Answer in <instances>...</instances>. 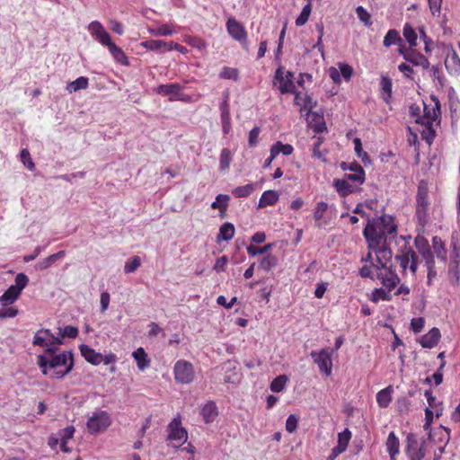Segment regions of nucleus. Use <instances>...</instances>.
<instances>
[{"mask_svg":"<svg viewBox=\"0 0 460 460\" xmlns=\"http://www.w3.org/2000/svg\"><path fill=\"white\" fill-rule=\"evenodd\" d=\"M233 160L232 152L228 148H223L219 158V170L225 171L229 168Z\"/></svg>","mask_w":460,"mask_h":460,"instance_id":"obj_44","label":"nucleus"},{"mask_svg":"<svg viewBox=\"0 0 460 460\" xmlns=\"http://www.w3.org/2000/svg\"><path fill=\"white\" fill-rule=\"evenodd\" d=\"M445 66L450 75H458L460 74V58L456 52L446 58Z\"/></svg>","mask_w":460,"mask_h":460,"instance_id":"obj_24","label":"nucleus"},{"mask_svg":"<svg viewBox=\"0 0 460 460\" xmlns=\"http://www.w3.org/2000/svg\"><path fill=\"white\" fill-rule=\"evenodd\" d=\"M173 375L176 383L189 385L195 379L193 365L185 359H179L173 367Z\"/></svg>","mask_w":460,"mask_h":460,"instance_id":"obj_5","label":"nucleus"},{"mask_svg":"<svg viewBox=\"0 0 460 460\" xmlns=\"http://www.w3.org/2000/svg\"><path fill=\"white\" fill-rule=\"evenodd\" d=\"M219 77L222 79H231L236 82L239 79V71L237 68L224 66L219 74Z\"/></svg>","mask_w":460,"mask_h":460,"instance_id":"obj_48","label":"nucleus"},{"mask_svg":"<svg viewBox=\"0 0 460 460\" xmlns=\"http://www.w3.org/2000/svg\"><path fill=\"white\" fill-rule=\"evenodd\" d=\"M37 364L43 375H48L49 370L53 372L49 377L52 379H62L67 376L74 368V355L71 350H63L51 357L39 355Z\"/></svg>","mask_w":460,"mask_h":460,"instance_id":"obj_2","label":"nucleus"},{"mask_svg":"<svg viewBox=\"0 0 460 460\" xmlns=\"http://www.w3.org/2000/svg\"><path fill=\"white\" fill-rule=\"evenodd\" d=\"M353 143H354V150H355L357 156L358 158H360L364 164H366L367 162L369 163L370 158H369L367 153L363 150L361 140L358 137H356V138H354Z\"/></svg>","mask_w":460,"mask_h":460,"instance_id":"obj_49","label":"nucleus"},{"mask_svg":"<svg viewBox=\"0 0 460 460\" xmlns=\"http://www.w3.org/2000/svg\"><path fill=\"white\" fill-rule=\"evenodd\" d=\"M42 331L43 329H40L35 333L32 341L33 345L40 347H45L48 345L49 337H47V335L44 334V332Z\"/></svg>","mask_w":460,"mask_h":460,"instance_id":"obj_59","label":"nucleus"},{"mask_svg":"<svg viewBox=\"0 0 460 460\" xmlns=\"http://www.w3.org/2000/svg\"><path fill=\"white\" fill-rule=\"evenodd\" d=\"M230 200V197L226 194H218L216 197V200L211 203V208L213 209H218L221 213H226L228 208V202Z\"/></svg>","mask_w":460,"mask_h":460,"instance_id":"obj_38","label":"nucleus"},{"mask_svg":"<svg viewBox=\"0 0 460 460\" xmlns=\"http://www.w3.org/2000/svg\"><path fill=\"white\" fill-rule=\"evenodd\" d=\"M385 446L391 460H395V456L399 454L400 451V441L394 431L389 433Z\"/></svg>","mask_w":460,"mask_h":460,"instance_id":"obj_21","label":"nucleus"},{"mask_svg":"<svg viewBox=\"0 0 460 460\" xmlns=\"http://www.w3.org/2000/svg\"><path fill=\"white\" fill-rule=\"evenodd\" d=\"M405 442V453L410 460H422L425 457V440H422L420 444L417 436L413 433H409Z\"/></svg>","mask_w":460,"mask_h":460,"instance_id":"obj_9","label":"nucleus"},{"mask_svg":"<svg viewBox=\"0 0 460 460\" xmlns=\"http://www.w3.org/2000/svg\"><path fill=\"white\" fill-rule=\"evenodd\" d=\"M108 49H109L111 55L113 57V58L116 61H118L119 63L123 64V65H128V58H127L125 53L115 43L112 42L108 47Z\"/></svg>","mask_w":460,"mask_h":460,"instance_id":"obj_41","label":"nucleus"},{"mask_svg":"<svg viewBox=\"0 0 460 460\" xmlns=\"http://www.w3.org/2000/svg\"><path fill=\"white\" fill-rule=\"evenodd\" d=\"M311 12H312V4H306L303 7L300 14L296 19V22H295L296 25L297 27H301V26L305 25L307 22L308 19H309Z\"/></svg>","mask_w":460,"mask_h":460,"instance_id":"obj_46","label":"nucleus"},{"mask_svg":"<svg viewBox=\"0 0 460 460\" xmlns=\"http://www.w3.org/2000/svg\"><path fill=\"white\" fill-rule=\"evenodd\" d=\"M167 440L172 443V447L178 449L188 439L187 430L181 427V421L179 417L173 418L167 426Z\"/></svg>","mask_w":460,"mask_h":460,"instance_id":"obj_4","label":"nucleus"},{"mask_svg":"<svg viewBox=\"0 0 460 460\" xmlns=\"http://www.w3.org/2000/svg\"><path fill=\"white\" fill-rule=\"evenodd\" d=\"M273 84H279L278 89L281 94L296 93V85L294 84V73L288 71L286 75H284L282 66H279L276 69Z\"/></svg>","mask_w":460,"mask_h":460,"instance_id":"obj_8","label":"nucleus"},{"mask_svg":"<svg viewBox=\"0 0 460 460\" xmlns=\"http://www.w3.org/2000/svg\"><path fill=\"white\" fill-rule=\"evenodd\" d=\"M328 209V204L324 201H320L316 204L314 210V218L316 222H319L323 217L324 213ZM318 226H321L320 223H317Z\"/></svg>","mask_w":460,"mask_h":460,"instance_id":"obj_51","label":"nucleus"},{"mask_svg":"<svg viewBox=\"0 0 460 460\" xmlns=\"http://www.w3.org/2000/svg\"><path fill=\"white\" fill-rule=\"evenodd\" d=\"M66 255V252L64 250L59 251L54 254L49 255V257L40 261L35 265V269L38 270H44L51 267L57 261L64 258Z\"/></svg>","mask_w":460,"mask_h":460,"instance_id":"obj_25","label":"nucleus"},{"mask_svg":"<svg viewBox=\"0 0 460 460\" xmlns=\"http://www.w3.org/2000/svg\"><path fill=\"white\" fill-rule=\"evenodd\" d=\"M87 29L92 37L102 46L108 48L112 43L110 34L99 21L91 22Z\"/></svg>","mask_w":460,"mask_h":460,"instance_id":"obj_12","label":"nucleus"},{"mask_svg":"<svg viewBox=\"0 0 460 460\" xmlns=\"http://www.w3.org/2000/svg\"><path fill=\"white\" fill-rule=\"evenodd\" d=\"M279 198V193L276 190H265L261 196L258 207L273 206L278 202Z\"/></svg>","mask_w":460,"mask_h":460,"instance_id":"obj_31","label":"nucleus"},{"mask_svg":"<svg viewBox=\"0 0 460 460\" xmlns=\"http://www.w3.org/2000/svg\"><path fill=\"white\" fill-rule=\"evenodd\" d=\"M15 284L12 285L14 288L22 293L29 283V278L24 273H18L14 279Z\"/></svg>","mask_w":460,"mask_h":460,"instance_id":"obj_54","label":"nucleus"},{"mask_svg":"<svg viewBox=\"0 0 460 460\" xmlns=\"http://www.w3.org/2000/svg\"><path fill=\"white\" fill-rule=\"evenodd\" d=\"M395 260L399 261L403 271L407 269L415 275L418 269V255L416 252L408 245H404L395 255Z\"/></svg>","mask_w":460,"mask_h":460,"instance_id":"obj_6","label":"nucleus"},{"mask_svg":"<svg viewBox=\"0 0 460 460\" xmlns=\"http://www.w3.org/2000/svg\"><path fill=\"white\" fill-rule=\"evenodd\" d=\"M356 13L359 21L362 22L366 26H370L372 24L371 15L363 6H358L356 8Z\"/></svg>","mask_w":460,"mask_h":460,"instance_id":"obj_53","label":"nucleus"},{"mask_svg":"<svg viewBox=\"0 0 460 460\" xmlns=\"http://www.w3.org/2000/svg\"><path fill=\"white\" fill-rule=\"evenodd\" d=\"M111 424L110 414L105 411H98L88 419L86 426L91 434H97L106 430Z\"/></svg>","mask_w":460,"mask_h":460,"instance_id":"obj_7","label":"nucleus"},{"mask_svg":"<svg viewBox=\"0 0 460 460\" xmlns=\"http://www.w3.org/2000/svg\"><path fill=\"white\" fill-rule=\"evenodd\" d=\"M376 279L380 280L381 284L391 291L400 282V279L397 274L392 269L388 268L376 272Z\"/></svg>","mask_w":460,"mask_h":460,"instance_id":"obj_15","label":"nucleus"},{"mask_svg":"<svg viewBox=\"0 0 460 460\" xmlns=\"http://www.w3.org/2000/svg\"><path fill=\"white\" fill-rule=\"evenodd\" d=\"M332 352L328 349H323L320 351L313 350L310 353L314 362L318 366L320 372L326 376H331L332 369Z\"/></svg>","mask_w":460,"mask_h":460,"instance_id":"obj_11","label":"nucleus"},{"mask_svg":"<svg viewBox=\"0 0 460 460\" xmlns=\"http://www.w3.org/2000/svg\"><path fill=\"white\" fill-rule=\"evenodd\" d=\"M21 294L22 293L20 291L10 286L0 296V304L3 306H7L8 305L14 303L19 298Z\"/></svg>","mask_w":460,"mask_h":460,"instance_id":"obj_28","label":"nucleus"},{"mask_svg":"<svg viewBox=\"0 0 460 460\" xmlns=\"http://www.w3.org/2000/svg\"><path fill=\"white\" fill-rule=\"evenodd\" d=\"M399 53L403 57V58L416 66H421L423 69H427L429 67V59L420 52L414 50H407L403 48L399 49Z\"/></svg>","mask_w":460,"mask_h":460,"instance_id":"obj_14","label":"nucleus"},{"mask_svg":"<svg viewBox=\"0 0 460 460\" xmlns=\"http://www.w3.org/2000/svg\"><path fill=\"white\" fill-rule=\"evenodd\" d=\"M141 46L148 50L156 51L158 53H164L166 41L161 40H149L143 41Z\"/></svg>","mask_w":460,"mask_h":460,"instance_id":"obj_34","label":"nucleus"},{"mask_svg":"<svg viewBox=\"0 0 460 460\" xmlns=\"http://www.w3.org/2000/svg\"><path fill=\"white\" fill-rule=\"evenodd\" d=\"M380 270H383L378 264L372 263V265H364L362 268L359 269L358 275L362 279H371L372 280H375L376 279V273L375 274L374 271L379 272Z\"/></svg>","mask_w":460,"mask_h":460,"instance_id":"obj_35","label":"nucleus"},{"mask_svg":"<svg viewBox=\"0 0 460 460\" xmlns=\"http://www.w3.org/2000/svg\"><path fill=\"white\" fill-rule=\"evenodd\" d=\"M397 234V225L394 217L390 215L367 217V225L363 230V236L368 249H375Z\"/></svg>","mask_w":460,"mask_h":460,"instance_id":"obj_1","label":"nucleus"},{"mask_svg":"<svg viewBox=\"0 0 460 460\" xmlns=\"http://www.w3.org/2000/svg\"><path fill=\"white\" fill-rule=\"evenodd\" d=\"M333 186L341 197H346L349 194L357 191V187L355 185L350 184L347 180L343 179L334 180Z\"/></svg>","mask_w":460,"mask_h":460,"instance_id":"obj_22","label":"nucleus"},{"mask_svg":"<svg viewBox=\"0 0 460 460\" xmlns=\"http://www.w3.org/2000/svg\"><path fill=\"white\" fill-rule=\"evenodd\" d=\"M351 438V432L349 429H345L342 432L338 434V444L337 447L343 448L346 451L349 440Z\"/></svg>","mask_w":460,"mask_h":460,"instance_id":"obj_50","label":"nucleus"},{"mask_svg":"<svg viewBox=\"0 0 460 460\" xmlns=\"http://www.w3.org/2000/svg\"><path fill=\"white\" fill-rule=\"evenodd\" d=\"M59 335L61 338H71L75 339L78 335V329L72 325H66L63 329H59Z\"/></svg>","mask_w":460,"mask_h":460,"instance_id":"obj_58","label":"nucleus"},{"mask_svg":"<svg viewBox=\"0 0 460 460\" xmlns=\"http://www.w3.org/2000/svg\"><path fill=\"white\" fill-rule=\"evenodd\" d=\"M141 265V260L138 256L129 259L124 265L125 273L135 272Z\"/></svg>","mask_w":460,"mask_h":460,"instance_id":"obj_52","label":"nucleus"},{"mask_svg":"<svg viewBox=\"0 0 460 460\" xmlns=\"http://www.w3.org/2000/svg\"><path fill=\"white\" fill-rule=\"evenodd\" d=\"M414 244L418 252L420 254L422 260L424 261L425 266L435 264L434 253L431 250L429 241L425 237L420 235L416 236L414 239Z\"/></svg>","mask_w":460,"mask_h":460,"instance_id":"obj_13","label":"nucleus"},{"mask_svg":"<svg viewBox=\"0 0 460 460\" xmlns=\"http://www.w3.org/2000/svg\"><path fill=\"white\" fill-rule=\"evenodd\" d=\"M200 414L205 421L208 424L215 420L218 415L217 407L213 401L208 402L201 409Z\"/></svg>","mask_w":460,"mask_h":460,"instance_id":"obj_20","label":"nucleus"},{"mask_svg":"<svg viewBox=\"0 0 460 460\" xmlns=\"http://www.w3.org/2000/svg\"><path fill=\"white\" fill-rule=\"evenodd\" d=\"M89 85V79L85 76H79L75 81L67 84L66 90L69 93H75L79 90H84Z\"/></svg>","mask_w":460,"mask_h":460,"instance_id":"obj_33","label":"nucleus"},{"mask_svg":"<svg viewBox=\"0 0 460 460\" xmlns=\"http://www.w3.org/2000/svg\"><path fill=\"white\" fill-rule=\"evenodd\" d=\"M277 264L278 258L273 254H267L260 261L259 268L264 270L265 272H269L273 268H275Z\"/></svg>","mask_w":460,"mask_h":460,"instance_id":"obj_40","label":"nucleus"},{"mask_svg":"<svg viewBox=\"0 0 460 460\" xmlns=\"http://www.w3.org/2000/svg\"><path fill=\"white\" fill-rule=\"evenodd\" d=\"M423 124L424 128L420 132V136L422 139H424L429 145H431L436 136V131L433 128V124L431 123V121H426L423 122Z\"/></svg>","mask_w":460,"mask_h":460,"instance_id":"obj_43","label":"nucleus"},{"mask_svg":"<svg viewBox=\"0 0 460 460\" xmlns=\"http://www.w3.org/2000/svg\"><path fill=\"white\" fill-rule=\"evenodd\" d=\"M393 392V385H388L376 394V402L380 408H387L389 406L392 402Z\"/></svg>","mask_w":460,"mask_h":460,"instance_id":"obj_26","label":"nucleus"},{"mask_svg":"<svg viewBox=\"0 0 460 460\" xmlns=\"http://www.w3.org/2000/svg\"><path fill=\"white\" fill-rule=\"evenodd\" d=\"M132 357L136 360L139 370L144 371L150 366V360L148 359L147 354L143 348L137 349L132 353Z\"/></svg>","mask_w":460,"mask_h":460,"instance_id":"obj_27","label":"nucleus"},{"mask_svg":"<svg viewBox=\"0 0 460 460\" xmlns=\"http://www.w3.org/2000/svg\"><path fill=\"white\" fill-rule=\"evenodd\" d=\"M226 31L228 34L236 41L240 42L242 47L248 49L247 31L244 26L234 17H230L226 22Z\"/></svg>","mask_w":460,"mask_h":460,"instance_id":"obj_10","label":"nucleus"},{"mask_svg":"<svg viewBox=\"0 0 460 460\" xmlns=\"http://www.w3.org/2000/svg\"><path fill=\"white\" fill-rule=\"evenodd\" d=\"M80 352L84 359L92 365L97 366L102 361V354L96 352L93 349L86 344H81Z\"/></svg>","mask_w":460,"mask_h":460,"instance_id":"obj_19","label":"nucleus"},{"mask_svg":"<svg viewBox=\"0 0 460 460\" xmlns=\"http://www.w3.org/2000/svg\"><path fill=\"white\" fill-rule=\"evenodd\" d=\"M432 248L434 250L433 253L436 254L437 258L445 263L447 261V252L445 247V243L440 237L434 236L432 238Z\"/></svg>","mask_w":460,"mask_h":460,"instance_id":"obj_29","label":"nucleus"},{"mask_svg":"<svg viewBox=\"0 0 460 460\" xmlns=\"http://www.w3.org/2000/svg\"><path fill=\"white\" fill-rule=\"evenodd\" d=\"M402 41V40L399 32L395 29H390L384 38L383 44L385 47L388 48L394 44H401Z\"/></svg>","mask_w":460,"mask_h":460,"instance_id":"obj_39","label":"nucleus"},{"mask_svg":"<svg viewBox=\"0 0 460 460\" xmlns=\"http://www.w3.org/2000/svg\"><path fill=\"white\" fill-rule=\"evenodd\" d=\"M276 155L282 153L284 155H290L294 152V147L289 144H283L280 141L276 142L271 147Z\"/></svg>","mask_w":460,"mask_h":460,"instance_id":"obj_45","label":"nucleus"},{"mask_svg":"<svg viewBox=\"0 0 460 460\" xmlns=\"http://www.w3.org/2000/svg\"><path fill=\"white\" fill-rule=\"evenodd\" d=\"M261 132V128L259 127H254L249 132L248 143L251 147H254L258 144V138Z\"/></svg>","mask_w":460,"mask_h":460,"instance_id":"obj_64","label":"nucleus"},{"mask_svg":"<svg viewBox=\"0 0 460 460\" xmlns=\"http://www.w3.org/2000/svg\"><path fill=\"white\" fill-rule=\"evenodd\" d=\"M392 79L385 75H381L380 90L381 97L385 102L389 103L392 99Z\"/></svg>","mask_w":460,"mask_h":460,"instance_id":"obj_23","label":"nucleus"},{"mask_svg":"<svg viewBox=\"0 0 460 460\" xmlns=\"http://www.w3.org/2000/svg\"><path fill=\"white\" fill-rule=\"evenodd\" d=\"M234 233H235V229H234V225L229 222H226L220 226L219 233L217 236V242L220 240L227 242L234 237Z\"/></svg>","mask_w":460,"mask_h":460,"instance_id":"obj_32","label":"nucleus"},{"mask_svg":"<svg viewBox=\"0 0 460 460\" xmlns=\"http://www.w3.org/2000/svg\"><path fill=\"white\" fill-rule=\"evenodd\" d=\"M298 424V418L295 414H290L286 420V430L288 433L296 431Z\"/></svg>","mask_w":460,"mask_h":460,"instance_id":"obj_63","label":"nucleus"},{"mask_svg":"<svg viewBox=\"0 0 460 460\" xmlns=\"http://www.w3.org/2000/svg\"><path fill=\"white\" fill-rule=\"evenodd\" d=\"M450 261L449 272L457 270L460 263V245L456 242H452L450 244Z\"/></svg>","mask_w":460,"mask_h":460,"instance_id":"obj_30","label":"nucleus"},{"mask_svg":"<svg viewBox=\"0 0 460 460\" xmlns=\"http://www.w3.org/2000/svg\"><path fill=\"white\" fill-rule=\"evenodd\" d=\"M255 190V184L249 183L243 186H239L232 190V194L235 198H247Z\"/></svg>","mask_w":460,"mask_h":460,"instance_id":"obj_42","label":"nucleus"},{"mask_svg":"<svg viewBox=\"0 0 460 460\" xmlns=\"http://www.w3.org/2000/svg\"><path fill=\"white\" fill-rule=\"evenodd\" d=\"M307 122H308L309 127L316 134L323 133L327 129L324 119H320V120L313 122V120H310V119H307Z\"/></svg>","mask_w":460,"mask_h":460,"instance_id":"obj_60","label":"nucleus"},{"mask_svg":"<svg viewBox=\"0 0 460 460\" xmlns=\"http://www.w3.org/2000/svg\"><path fill=\"white\" fill-rule=\"evenodd\" d=\"M22 163L29 169L33 170L35 167L34 163L31 157L30 152L27 149H22L20 153Z\"/></svg>","mask_w":460,"mask_h":460,"instance_id":"obj_61","label":"nucleus"},{"mask_svg":"<svg viewBox=\"0 0 460 460\" xmlns=\"http://www.w3.org/2000/svg\"><path fill=\"white\" fill-rule=\"evenodd\" d=\"M391 290L383 288H376L371 293L370 300L374 303L382 301H390L392 299Z\"/></svg>","mask_w":460,"mask_h":460,"instance_id":"obj_36","label":"nucleus"},{"mask_svg":"<svg viewBox=\"0 0 460 460\" xmlns=\"http://www.w3.org/2000/svg\"><path fill=\"white\" fill-rule=\"evenodd\" d=\"M288 377L285 375H280L275 377L270 384V390L274 393H279L284 390Z\"/></svg>","mask_w":460,"mask_h":460,"instance_id":"obj_47","label":"nucleus"},{"mask_svg":"<svg viewBox=\"0 0 460 460\" xmlns=\"http://www.w3.org/2000/svg\"><path fill=\"white\" fill-rule=\"evenodd\" d=\"M411 401L406 397H401L396 402L397 411L400 413H406L409 411Z\"/></svg>","mask_w":460,"mask_h":460,"instance_id":"obj_62","label":"nucleus"},{"mask_svg":"<svg viewBox=\"0 0 460 460\" xmlns=\"http://www.w3.org/2000/svg\"><path fill=\"white\" fill-rule=\"evenodd\" d=\"M272 247V243H268L262 247H256L252 244L247 246L246 250L250 256L254 257L258 254L266 253Z\"/></svg>","mask_w":460,"mask_h":460,"instance_id":"obj_55","label":"nucleus"},{"mask_svg":"<svg viewBox=\"0 0 460 460\" xmlns=\"http://www.w3.org/2000/svg\"><path fill=\"white\" fill-rule=\"evenodd\" d=\"M429 207V195L428 186L422 181L418 185L417 195H416V213L415 216L419 224L424 226L429 221L428 214Z\"/></svg>","mask_w":460,"mask_h":460,"instance_id":"obj_3","label":"nucleus"},{"mask_svg":"<svg viewBox=\"0 0 460 460\" xmlns=\"http://www.w3.org/2000/svg\"><path fill=\"white\" fill-rule=\"evenodd\" d=\"M402 34L405 40L409 43L410 47L417 46L418 35L410 23H405L402 29Z\"/></svg>","mask_w":460,"mask_h":460,"instance_id":"obj_37","label":"nucleus"},{"mask_svg":"<svg viewBox=\"0 0 460 460\" xmlns=\"http://www.w3.org/2000/svg\"><path fill=\"white\" fill-rule=\"evenodd\" d=\"M75 432V429L74 426H67L65 429L59 430L58 436L60 441L68 442L71 439Z\"/></svg>","mask_w":460,"mask_h":460,"instance_id":"obj_57","label":"nucleus"},{"mask_svg":"<svg viewBox=\"0 0 460 460\" xmlns=\"http://www.w3.org/2000/svg\"><path fill=\"white\" fill-rule=\"evenodd\" d=\"M441 334L438 328H432L428 333L422 335L419 342L422 348L432 349L436 347L440 340Z\"/></svg>","mask_w":460,"mask_h":460,"instance_id":"obj_18","label":"nucleus"},{"mask_svg":"<svg viewBox=\"0 0 460 460\" xmlns=\"http://www.w3.org/2000/svg\"><path fill=\"white\" fill-rule=\"evenodd\" d=\"M373 251L376 255V264L383 270L387 268L386 264L392 260L393 252L392 250L388 246V242L381 244L380 246L375 249H369Z\"/></svg>","mask_w":460,"mask_h":460,"instance_id":"obj_17","label":"nucleus"},{"mask_svg":"<svg viewBox=\"0 0 460 460\" xmlns=\"http://www.w3.org/2000/svg\"><path fill=\"white\" fill-rule=\"evenodd\" d=\"M183 87L180 84H160L155 89V92L157 94H161L164 96L169 95V101L172 102L178 100V96L181 93Z\"/></svg>","mask_w":460,"mask_h":460,"instance_id":"obj_16","label":"nucleus"},{"mask_svg":"<svg viewBox=\"0 0 460 460\" xmlns=\"http://www.w3.org/2000/svg\"><path fill=\"white\" fill-rule=\"evenodd\" d=\"M343 180H347L348 181H355L361 185L365 181V171L360 170L358 172L345 174V178Z\"/></svg>","mask_w":460,"mask_h":460,"instance_id":"obj_56","label":"nucleus"}]
</instances>
